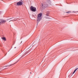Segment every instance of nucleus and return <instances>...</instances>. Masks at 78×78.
Here are the masks:
<instances>
[{"mask_svg": "<svg viewBox=\"0 0 78 78\" xmlns=\"http://www.w3.org/2000/svg\"><path fill=\"white\" fill-rule=\"evenodd\" d=\"M42 14L41 13H40L37 15V21L38 22H39L41 21V16H42Z\"/></svg>", "mask_w": 78, "mask_h": 78, "instance_id": "f257e3e1", "label": "nucleus"}, {"mask_svg": "<svg viewBox=\"0 0 78 78\" xmlns=\"http://www.w3.org/2000/svg\"><path fill=\"white\" fill-rule=\"evenodd\" d=\"M30 9L31 11H33V12H36V8L32 6L30 7Z\"/></svg>", "mask_w": 78, "mask_h": 78, "instance_id": "f03ea898", "label": "nucleus"}, {"mask_svg": "<svg viewBox=\"0 0 78 78\" xmlns=\"http://www.w3.org/2000/svg\"><path fill=\"white\" fill-rule=\"evenodd\" d=\"M41 5V7H42L43 9H45V8H47V7H48V5L45 3L44 4H42Z\"/></svg>", "mask_w": 78, "mask_h": 78, "instance_id": "7ed1b4c3", "label": "nucleus"}, {"mask_svg": "<svg viewBox=\"0 0 78 78\" xmlns=\"http://www.w3.org/2000/svg\"><path fill=\"white\" fill-rule=\"evenodd\" d=\"M16 5L18 6H21V5H23V2L22 1H20L17 3Z\"/></svg>", "mask_w": 78, "mask_h": 78, "instance_id": "20e7f679", "label": "nucleus"}, {"mask_svg": "<svg viewBox=\"0 0 78 78\" xmlns=\"http://www.w3.org/2000/svg\"><path fill=\"white\" fill-rule=\"evenodd\" d=\"M5 22H6V21L5 20H1L0 22V25H1L5 23Z\"/></svg>", "mask_w": 78, "mask_h": 78, "instance_id": "39448f33", "label": "nucleus"}, {"mask_svg": "<svg viewBox=\"0 0 78 78\" xmlns=\"http://www.w3.org/2000/svg\"><path fill=\"white\" fill-rule=\"evenodd\" d=\"M18 61H17V62H15V63H14L13 64H11V65H8V66H5V67H10V66H12V65H14L15 64H16V63H17V62H18Z\"/></svg>", "mask_w": 78, "mask_h": 78, "instance_id": "423d86ee", "label": "nucleus"}, {"mask_svg": "<svg viewBox=\"0 0 78 78\" xmlns=\"http://www.w3.org/2000/svg\"><path fill=\"white\" fill-rule=\"evenodd\" d=\"M1 39H2L4 41H6V38L5 37H2L1 38Z\"/></svg>", "mask_w": 78, "mask_h": 78, "instance_id": "0eeeda50", "label": "nucleus"}, {"mask_svg": "<svg viewBox=\"0 0 78 78\" xmlns=\"http://www.w3.org/2000/svg\"><path fill=\"white\" fill-rule=\"evenodd\" d=\"M77 69H78V67L76 69H75L73 72V74H74V73H75V72H76V70H77Z\"/></svg>", "mask_w": 78, "mask_h": 78, "instance_id": "6e6552de", "label": "nucleus"}, {"mask_svg": "<svg viewBox=\"0 0 78 78\" xmlns=\"http://www.w3.org/2000/svg\"><path fill=\"white\" fill-rule=\"evenodd\" d=\"M20 20V19L19 18L16 19V20H14V21H16V20Z\"/></svg>", "mask_w": 78, "mask_h": 78, "instance_id": "1a4fd4ad", "label": "nucleus"}, {"mask_svg": "<svg viewBox=\"0 0 78 78\" xmlns=\"http://www.w3.org/2000/svg\"><path fill=\"white\" fill-rule=\"evenodd\" d=\"M70 11H69L67 12H66V13L69 14V13H70Z\"/></svg>", "mask_w": 78, "mask_h": 78, "instance_id": "9d476101", "label": "nucleus"}, {"mask_svg": "<svg viewBox=\"0 0 78 78\" xmlns=\"http://www.w3.org/2000/svg\"><path fill=\"white\" fill-rule=\"evenodd\" d=\"M31 50V49L29 50L28 51H27V53H28V52H29V51H30Z\"/></svg>", "mask_w": 78, "mask_h": 78, "instance_id": "9b49d317", "label": "nucleus"}, {"mask_svg": "<svg viewBox=\"0 0 78 78\" xmlns=\"http://www.w3.org/2000/svg\"><path fill=\"white\" fill-rule=\"evenodd\" d=\"M11 21H14V20H10V21H9V22H11Z\"/></svg>", "mask_w": 78, "mask_h": 78, "instance_id": "f8f14e48", "label": "nucleus"}, {"mask_svg": "<svg viewBox=\"0 0 78 78\" xmlns=\"http://www.w3.org/2000/svg\"><path fill=\"white\" fill-rule=\"evenodd\" d=\"M1 14V12L0 11V14Z\"/></svg>", "mask_w": 78, "mask_h": 78, "instance_id": "ddd939ff", "label": "nucleus"}, {"mask_svg": "<svg viewBox=\"0 0 78 78\" xmlns=\"http://www.w3.org/2000/svg\"><path fill=\"white\" fill-rule=\"evenodd\" d=\"M30 73H31V72H30Z\"/></svg>", "mask_w": 78, "mask_h": 78, "instance_id": "4468645a", "label": "nucleus"}, {"mask_svg": "<svg viewBox=\"0 0 78 78\" xmlns=\"http://www.w3.org/2000/svg\"><path fill=\"white\" fill-rule=\"evenodd\" d=\"M48 19H50V18H48Z\"/></svg>", "mask_w": 78, "mask_h": 78, "instance_id": "2eb2a0df", "label": "nucleus"}, {"mask_svg": "<svg viewBox=\"0 0 78 78\" xmlns=\"http://www.w3.org/2000/svg\"><path fill=\"white\" fill-rule=\"evenodd\" d=\"M47 16H48V15H47Z\"/></svg>", "mask_w": 78, "mask_h": 78, "instance_id": "dca6fc26", "label": "nucleus"}]
</instances>
